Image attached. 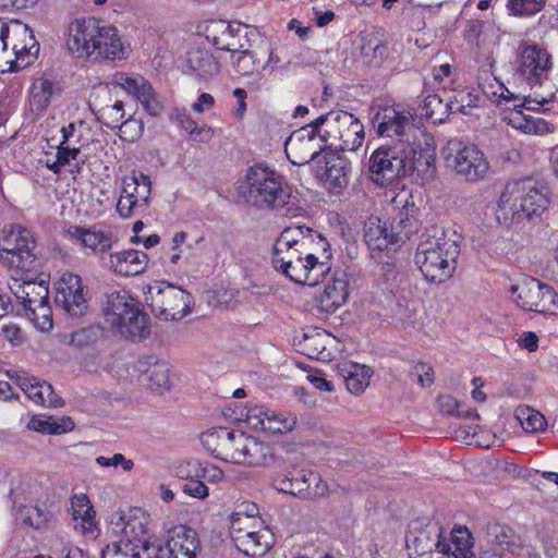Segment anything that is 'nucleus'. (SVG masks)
Here are the masks:
<instances>
[{
    "label": "nucleus",
    "instance_id": "bb28decb",
    "mask_svg": "<svg viewBox=\"0 0 558 558\" xmlns=\"http://www.w3.org/2000/svg\"><path fill=\"white\" fill-rule=\"evenodd\" d=\"M201 31L208 43L219 50L239 51L244 47L241 43L240 24H232L225 20H209L201 26Z\"/></svg>",
    "mask_w": 558,
    "mask_h": 558
},
{
    "label": "nucleus",
    "instance_id": "774afa93",
    "mask_svg": "<svg viewBox=\"0 0 558 558\" xmlns=\"http://www.w3.org/2000/svg\"><path fill=\"white\" fill-rule=\"evenodd\" d=\"M413 373L417 377V383L422 387H428L434 383V369L429 364H416L413 368Z\"/></svg>",
    "mask_w": 558,
    "mask_h": 558
},
{
    "label": "nucleus",
    "instance_id": "3c124183",
    "mask_svg": "<svg viewBox=\"0 0 558 558\" xmlns=\"http://www.w3.org/2000/svg\"><path fill=\"white\" fill-rule=\"evenodd\" d=\"M480 101L478 95L469 88L456 90L454 95L448 98V106L451 112L469 114L471 109L475 108Z\"/></svg>",
    "mask_w": 558,
    "mask_h": 558
},
{
    "label": "nucleus",
    "instance_id": "a211bd4d",
    "mask_svg": "<svg viewBox=\"0 0 558 558\" xmlns=\"http://www.w3.org/2000/svg\"><path fill=\"white\" fill-rule=\"evenodd\" d=\"M151 182L142 173L132 171L122 178L120 197L117 211L122 218H129L145 211L149 204Z\"/></svg>",
    "mask_w": 558,
    "mask_h": 558
},
{
    "label": "nucleus",
    "instance_id": "ea45409f",
    "mask_svg": "<svg viewBox=\"0 0 558 558\" xmlns=\"http://www.w3.org/2000/svg\"><path fill=\"white\" fill-rule=\"evenodd\" d=\"M337 340L326 330L316 331L312 335H305L304 349L312 359L327 360L332 355L337 348Z\"/></svg>",
    "mask_w": 558,
    "mask_h": 558
},
{
    "label": "nucleus",
    "instance_id": "5701e85b",
    "mask_svg": "<svg viewBox=\"0 0 558 558\" xmlns=\"http://www.w3.org/2000/svg\"><path fill=\"white\" fill-rule=\"evenodd\" d=\"M350 162L336 153H325L316 161V178L332 193H340L350 181Z\"/></svg>",
    "mask_w": 558,
    "mask_h": 558
},
{
    "label": "nucleus",
    "instance_id": "a878e982",
    "mask_svg": "<svg viewBox=\"0 0 558 558\" xmlns=\"http://www.w3.org/2000/svg\"><path fill=\"white\" fill-rule=\"evenodd\" d=\"M8 376L35 404L51 408L62 404L61 398L54 393L49 383L26 373L8 372Z\"/></svg>",
    "mask_w": 558,
    "mask_h": 558
},
{
    "label": "nucleus",
    "instance_id": "f704fd0d",
    "mask_svg": "<svg viewBox=\"0 0 558 558\" xmlns=\"http://www.w3.org/2000/svg\"><path fill=\"white\" fill-rule=\"evenodd\" d=\"M339 374L343 378L347 389L355 396L365 391L369 386L373 371L364 364L347 361L338 366Z\"/></svg>",
    "mask_w": 558,
    "mask_h": 558
},
{
    "label": "nucleus",
    "instance_id": "aec40b11",
    "mask_svg": "<svg viewBox=\"0 0 558 558\" xmlns=\"http://www.w3.org/2000/svg\"><path fill=\"white\" fill-rule=\"evenodd\" d=\"M488 537L489 547L482 558H538L536 548L524 543L509 527L494 525Z\"/></svg>",
    "mask_w": 558,
    "mask_h": 558
},
{
    "label": "nucleus",
    "instance_id": "0e129e2a",
    "mask_svg": "<svg viewBox=\"0 0 558 558\" xmlns=\"http://www.w3.org/2000/svg\"><path fill=\"white\" fill-rule=\"evenodd\" d=\"M95 462L101 468H121L124 472H130L134 469V462L126 459L122 453H114L112 457L99 456Z\"/></svg>",
    "mask_w": 558,
    "mask_h": 558
},
{
    "label": "nucleus",
    "instance_id": "7ed1b4c3",
    "mask_svg": "<svg viewBox=\"0 0 558 558\" xmlns=\"http://www.w3.org/2000/svg\"><path fill=\"white\" fill-rule=\"evenodd\" d=\"M68 47L80 58L120 60L125 46L118 28L97 19H78L69 27Z\"/></svg>",
    "mask_w": 558,
    "mask_h": 558
},
{
    "label": "nucleus",
    "instance_id": "e2e57ef3",
    "mask_svg": "<svg viewBox=\"0 0 558 558\" xmlns=\"http://www.w3.org/2000/svg\"><path fill=\"white\" fill-rule=\"evenodd\" d=\"M484 93L495 102L507 105L511 100H517L518 97L511 93L502 83L496 81L484 88Z\"/></svg>",
    "mask_w": 558,
    "mask_h": 558
},
{
    "label": "nucleus",
    "instance_id": "4d7b16f0",
    "mask_svg": "<svg viewBox=\"0 0 558 558\" xmlns=\"http://www.w3.org/2000/svg\"><path fill=\"white\" fill-rule=\"evenodd\" d=\"M124 106L121 100H117L111 106H106L100 110V119L110 129L126 126L132 121H124Z\"/></svg>",
    "mask_w": 558,
    "mask_h": 558
},
{
    "label": "nucleus",
    "instance_id": "8fccbe9b",
    "mask_svg": "<svg viewBox=\"0 0 558 558\" xmlns=\"http://www.w3.org/2000/svg\"><path fill=\"white\" fill-rule=\"evenodd\" d=\"M192 476L201 477L205 484H219L225 481V472L217 465L198 460H189Z\"/></svg>",
    "mask_w": 558,
    "mask_h": 558
},
{
    "label": "nucleus",
    "instance_id": "9d476101",
    "mask_svg": "<svg viewBox=\"0 0 558 558\" xmlns=\"http://www.w3.org/2000/svg\"><path fill=\"white\" fill-rule=\"evenodd\" d=\"M312 243H316L327 253L329 244L320 233L305 226L287 227L272 245L274 268L283 274L291 264L299 262L301 255L310 251Z\"/></svg>",
    "mask_w": 558,
    "mask_h": 558
},
{
    "label": "nucleus",
    "instance_id": "4c0bfd02",
    "mask_svg": "<svg viewBox=\"0 0 558 558\" xmlns=\"http://www.w3.org/2000/svg\"><path fill=\"white\" fill-rule=\"evenodd\" d=\"M74 422L69 416L54 417L45 414L34 415L27 423V428L47 435H62L73 430Z\"/></svg>",
    "mask_w": 558,
    "mask_h": 558
},
{
    "label": "nucleus",
    "instance_id": "4be33fe9",
    "mask_svg": "<svg viewBox=\"0 0 558 558\" xmlns=\"http://www.w3.org/2000/svg\"><path fill=\"white\" fill-rule=\"evenodd\" d=\"M54 301L69 316H82L87 311V300L81 278L71 272L63 274L56 283Z\"/></svg>",
    "mask_w": 558,
    "mask_h": 558
},
{
    "label": "nucleus",
    "instance_id": "58836bf2",
    "mask_svg": "<svg viewBox=\"0 0 558 558\" xmlns=\"http://www.w3.org/2000/svg\"><path fill=\"white\" fill-rule=\"evenodd\" d=\"M253 533H247L244 538V544L233 542L235 547L244 555L250 557L264 556L272 545V534L270 531L262 525L258 530H253Z\"/></svg>",
    "mask_w": 558,
    "mask_h": 558
},
{
    "label": "nucleus",
    "instance_id": "9b49d317",
    "mask_svg": "<svg viewBox=\"0 0 558 558\" xmlns=\"http://www.w3.org/2000/svg\"><path fill=\"white\" fill-rule=\"evenodd\" d=\"M375 123L379 136L396 138V143H404L408 150H423L427 144L435 147L433 137L414 125L409 111L385 108L376 114Z\"/></svg>",
    "mask_w": 558,
    "mask_h": 558
},
{
    "label": "nucleus",
    "instance_id": "f03ea898",
    "mask_svg": "<svg viewBox=\"0 0 558 558\" xmlns=\"http://www.w3.org/2000/svg\"><path fill=\"white\" fill-rule=\"evenodd\" d=\"M203 447L217 459L243 466H265L274 456L269 445L242 430L218 427L201 438Z\"/></svg>",
    "mask_w": 558,
    "mask_h": 558
},
{
    "label": "nucleus",
    "instance_id": "423d86ee",
    "mask_svg": "<svg viewBox=\"0 0 558 558\" xmlns=\"http://www.w3.org/2000/svg\"><path fill=\"white\" fill-rule=\"evenodd\" d=\"M549 206L547 189L532 179L509 182L504 189L496 210L498 221L505 226L519 223L542 215Z\"/></svg>",
    "mask_w": 558,
    "mask_h": 558
},
{
    "label": "nucleus",
    "instance_id": "2eb2a0df",
    "mask_svg": "<svg viewBox=\"0 0 558 558\" xmlns=\"http://www.w3.org/2000/svg\"><path fill=\"white\" fill-rule=\"evenodd\" d=\"M146 302L161 319L180 320L191 312L193 298L179 286L157 281L147 287Z\"/></svg>",
    "mask_w": 558,
    "mask_h": 558
},
{
    "label": "nucleus",
    "instance_id": "4468645a",
    "mask_svg": "<svg viewBox=\"0 0 558 558\" xmlns=\"http://www.w3.org/2000/svg\"><path fill=\"white\" fill-rule=\"evenodd\" d=\"M36 240L33 232L21 226H11L0 232V262L16 274L33 268Z\"/></svg>",
    "mask_w": 558,
    "mask_h": 558
},
{
    "label": "nucleus",
    "instance_id": "680f3d73",
    "mask_svg": "<svg viewBox=\"0 0 558 558\" xmlns=\"http://www.w3.org/2000/svg\"><path fill=\"white\" fill-rule=\"evenodd\" d=\"M554 99V93L549 92L546 95H538L534 93L533 95L524 96L522 98V102L520 105H513L514 107H524L527 110L532 111H547L549 108L547 107Z\"/></svg>",
    "mask_w": 558,
    "mask_h": 558
},
{
    "label": "nucleus",
    "instance_id": "cd10ccee",
    "mask_svg": "<svg viewBox=\"0 0 558 558\" xmlns=\"http://www.w3.org/2000/svg\"><path fill=\"white\" fill-rule=\"evenodd\" d=\"M70 512L73 529L85 537H97L99 534L96 510L84 493L74 494L70 498Z\"/></svg>",
    "mask_w": 558,
    "mask_h": 558
},
{
    "label": "nucleus",
    "instance_id": "f8f14e48",
    "mask_svg": "<svg viewBox=\"0 0 558 558\" xmlns=\"http://www.w3.org/2000/svg\"><path fill=\"white\" fill-rule=\"evenodd\" d=\"M446 166L466 182L476 183L488 175L490 165L475 144L452 138L441 149Z\"/></svg>",
    "mask_w": 558,
    "mask_h": 558
},
{
    "label": "nucleus",
    "instance_id": "603ef678",
    "mask_svg": "<svg viewBox=\"0 0 558 558\" xmlns=\"http://www.w3.org/2000/svg\"><path fill=\"white\" fill-rule=\"evenodd\" d=\"M16 519L28 526L40 529L47 523L49 512L38 505H27L16 510Z\"/></svg>",
    "mask_w": 558,
    "mask_h": 558
},
{
    "label": "nucleus",
    "instance_id": "6e6552de",
    "mask_svg": "<svg viewBox=\"0 0 558 558\" xmlns=\"http://www.w3.org/2000/svg\"><path fill=\"white\" fill-rule=\"evenodd\" d=\"M22 271L15 272L9 281V289L25 311L35 327L40 331H48L53 326L52 311L49 305L48 286L44 282L26 280Z\"/></svg>",
    "mask_w": 558,
    "mask_h": 558
},
{
    "label": "nucleus",
    "instance_id": "13d9d810",
    "mask_svg": "<svg viewBox=\"0 0 558 558\" xmlns=\"http://www.w3.org/2000/svg\"><path fill=\"white\" fill-rule=\"evenodd\" d=\"M440 410L449 415H456L465 418H478L480 415L475 410L468 409L465 405L460 404L451 396H441L438 399Z\"/></svg>",
    "mask_w": 558,
    "mask_h": 558
},
{
    "label": "nucleus",
    "instance_id": "09e8293b",
    "mask_svg": "<svg viewBox=\"0 0 558 558\" xmlns=\"http://www.w3.org/2000/svg\"><path fill=\"white\" fill-rule=\"evenodd\" d=\"M31 105L36 110L46 108L53 95V83L47 77H39L34 81L31 87Z\"/></svg>",
    "mask_w": 558,
    "mask_h": 558
},
{
    "label": "nucleus",
    "instance_id": "393cba45",
    "mask_svg": "<svg viewBox=\"0 0 558 558\" xmlns=\"http://www.w3.org/2000/svg\"><path fill=\"white\" fill-rule=\"evenodd\" d=\"M329 257L330 256L325 253V259L323 260L308 251L300 256L299 262L291 264V267L282 275L295 283L315 287L319 284L330 271Z\"/></svg>",
    "mask_w": 558,
    "mask_h": 558
},
{
    "label": "nucleus",
    "instance_id": "5fc2aeb1",
    "mask_svg": "<svg viewBox=\"0 0 558 558\" xmlns=\"http://www.w3.org/2000/svg\"><path fill=\"white\" fill-rule=\"evenodd\" d=\"M546 0H507L509 15L518 17L533 16L542 11Z\"/></svg>",
    "mask_w": 558,
    "mask_h": 558
},
{
    "label": "nucleus",
    "instance_id": "6e6d98bb",
    "mask_svg": "<svg viewBox=\"0 0 558 558\" xmlns=\"http://www.w3.org/2000/svg\"><path fill=\"white\" fill-rule=\"evenodd\" d=\"M100 336V331L96 327L82 328L71 332L70 335H65L63 337V342L65 344L84 349L97 341Z\"/></svg>",
    "mask_w": 558,
    "mask_h": 558
},
{
    "label": "nucleus",
    "instance_id": "de8ad7c7",
    "mask_svg": "<svg viewBox=\"0 0 558 558\" xmlns=\"http://www.w3.org/2000/svg\"><path fill=\"white\" fill-rule=\"evenodd\" d=\"M359 49L361 61L366 65H377L385 51L380 40L372 35L361 37Z\"/></svg>",
    "mask_w": 558,
    "mask_h": 558
},
{
    "label": "nucleus",
    "instance_id": "0eeeda50",
    "mask_svg": "<svg viewBox=\"0 0 558 558\" xmlns=\"http://www.w3.org/2000/svg\"><path fill=\"white\" fill-rule=\"evenodd\" d=\"M240 189L246 201L258 208H280L290 197L283 177L263 166L251 167Z\"/></svg>",
    "mask_w": 558,
    "mask_h": 558
},
{
    "label": "nucleus",
    "instance_id": "a19ab883",
    "mask_svg": "<svg viewBox=\"0 0 558 558\" xmlns=\"http://www.w3.org/2000/svg\"><path fill=\"white\" fill-rule=\"evenodd\" d=\"M187 239V233L184 231L175 232L168 246H163L162 266L169 272H174L179 266L186 263L187 257L185 255L184 244Z\"/></svg>",
    "mask_w": 558,
    "mask_h": 558
},
{
    "label": "nucleus",
    "instance_id": "b1692460",
    "mask_svg": "<svg viewBox=\"0 0 558 558\" xmlns=\"http://www.w3.org/2000/svg\"><path fill=\"white\" fill-rule=\"evenodd\" d=\"M112 83L136 98L148 114L157 117L162 112L161 102L144 76L119 72L113 75Z\"/></svg>",
    "mask_w": 558,
    "mask_h": 558
},
{
    "label": "nucleus",
    "instance_id": "c03bdc74",
    "mask_svg": "<svg viewBox=\"0 0 558 558\" xmlns=\"http://www.w3.org/2000/svg\"><path fill=\"white\" fill-rule=\"evenodd\" d=\"M191 470L189 461L181 463L177 469V475L185 480L182 492L196 499H206L209 496V487L201 477L192 476Z\"/></svg>",
    "mask_w": 558,
    "mask_h": 558
},
{
    "label": "nucleus",
    "instance_id": "39448f33",
    "mask_svg": "<svg viewBox=\"0 0 558 558\" xmlns=\"http://www.w3.org/2000/svg\"><path fill=\"white\" fill-rule=\"evenodd\" d=\"M393 194L390 204L395 213L393 229H389L386 222L379 218H371L364 227V240L373 252H383L397 242L398 238L409 239L417 228V207L409 189L402 187Z\"/></svg>",
    "mask_w": 558,
    "mask_h": 558
},
{
    "label": "nucleus",
    "instance_id": "338daca9",
    "mask_svg": "<svg viewBox=\"0 0 558 558\" xmlns=\"http://www.w3.org/2000/svg\"><path fill=\"white\" fill-rule=\"evenodd\" d=\"M50 557L52 558H68L72 549H80L78 547L71 546L68 539L63 536H53L48 541Z\"/></svg>",
    "mask_w": 558,
    "mask_h": 558
},
{
    "label": "nucleus",
    "instance_id": "f257e3e1",
    "mask_svg": "<svg viewBox=\"0 0 558 558\" xmlns=\"http://www.w3.org/2000/svg\"><path fill=\"white\" fill-rule=\"evenodd\" d=\"M423 147V150H408L404 143L381 145L369 156V179L380 186L405 175H413L421 184L429 182L436 170L435 147L428 144Z\"/></svg>",
    "mask_w": 558,
    "mask_h": 558
},
{
    "label": "nucleus",
    "instance_id": "dca6fc26",
    "mask_svg": "<svg viewBox=\"0 0 558 558\" xmlns=\"http://www.w3.org/2000/svg\"><path fill=\"white\" fill-rule=\"evenodd\" d=\"M512 299L523 311L539 314L558 313V294L550 286L533 277H523L511 287Z\"/></svg>",
    "mask_w": 558,
    "mask_h": 558
},
{
    "label": "nucleus",
    "instance_id": "7c9ffc66",
    "mask_svg": "<svg viewBox=\"0 0 558 558\" xmlns=\"http://www.w3.org/2000/svg\"><path fill=\"white\" fill-rule=\"evenodd\" d=\"M66 234L75 245L94 254H104L112 246V234L95 226H72Z\"/></svg>",
    "mask_w": 558,
    "mask_h": 558
},
{
    "label": "nucleus",
    "instance_id": "412c9836",
    "mask_svg": "<svg viewBox=\"0 0 558 558\" xmlns=\"http://www.w3.org/2000/svg\"><path fill=\"white\" fill-rule=\"evenodd\" d=\"M518 71L533 87L547 81L553 69L551 54L543 47L524 44L518 56Z\"/></svg>",
    "mask_w": 558,
    "mask_h": 558
},
{
    "label": "nucleus",
    "instance_id": "473e14b6",
    "mask_svg": "<svg viewBox=\"0 0 558 558\" xmlns=\"http://www.w3.org/2000/svg\"><path fill=\"white\" fill-rule=\"evenodd\" d=\"M258 508L254 504H244L229 515L230 536L233 542L244 544L247 533L262 527L263 521L257 517Z\"/></svg>",
    "mask_w": 558,
    "mask_h": 558
},
{
    "label": "nucleus",
    "instance_id": "bf43d9fd",
    "mask_svg": "<svg viewBox=\"0 0 558 558\" xmlns=\"http://www.w3.org/2000/svg\"><path fill=\"white\" fill-rule=\"evenodd\" d=\"M254 405L247 407L242 402L232 401L223 408V415L232 422H244L250 426V420L253 418Z\"/></svg>",
    "mask_w": 558,
    "mask_h": 558
},
{
    "label": "nucleus",
    "instance_id": "72a5a7b5",
    "mask_svg": "<svg viewBox=\"0 0 558 558\" xmlns=\"http://www.w3.org/2000/svg\"><path fill=\"white\" fill-rule=\"evenodd\" d=\"M12 35L14 38H21V45L13 43L11 58L14 57L16 66H25L32 62L39 51V45L32 29L23 23L15 22L12 25Z\"/></svg>",
    "mask_w": 558,
    "mask_h": 558
},
{
    "label": "nucleus",
    "instance_id": "f3484780",
    "mask_svg": "<svg viewBox=\"0 0 558 558\" xmlns=\"http://www.w3.org/2000/svg\"><path fill=\"white\" fill-rule=\"evenodd\" d=\"M325 148L326 142L322 136V125H317L316 120L293 131L284 145L288 159L298 166H304L315 160Z\"/></svg>",
    "mask_w": 558,
    "mask_h": 558
},
{
    "label": "nucleus",
    "instance_id": "ddd939ff",
    "mask_svg": "<svg viewBox=\"0 0 558 558\" xmlns=\"http://www.w3.org/2000/svg\"><path fill=\"white\" fill-rule=\"evenodd\" d=\"M322 125V136L326 145L341 151H355L364 142V126L360 120L347 111H331L316 119Z\"/></svg>",
    "mask_w": 558,
    "mask_h": 558
},
{
    "label": "nucleus",
    "instance_id": "a18cd8bd",
    "mask_svg": "<svg viewBox=\"0 0 558 558\" xmlns=\"http://www.w3.org/2000/svg\"><path fill=\"white\" fill-rule=\"evenodd\" d=\"M451 108L448 106V100L445 102L438 95L432 94L425 97L421 108L420 114L433 123H441L446 120Z\"/></svg>",
    "mask_w": 558,
    "mask_h": 558
},
{
    "label": "nucleus",
    "instance_id": "864d4df0",
    "mask_svg": "<svg viewBox=\"0 0 558 558\" xmlns=\"http://www.w3.org/2000/svg\"><path fill=\"white\" fill-rule=\"evenodd\" d=\"M56 156L61 170L65 167H70L71 172H77L81 165L84 162L78 147H72L62 143L58 144Z\"/></svg>",
    "mask_w": 558,
    "mask_h": 558
},
{
    "label": "nucleus",
    "instance_id": "c85d7f7f",
    "mask_svg": "<svg viewBox=\"0 0 558 558\" xmlns=\"http://www.w3.org/2000/svg\"><path fill=\"white\" fill-rule=\"evenodd\" d=\"M254 416L250 420V427L271 434L291 432L296 425V416L288 411H278L254 405Z\"/></svg>",
    "mask_w": 558,
    "mask_h": 558
},
{
    "label": "nucleus",
    "instance_id": "69168bd1",
    "mask_svg": "<svg viewBox=\"0 0 558 558\" xmlns=\"http://www.w3.org/2000/svg\"><path fill=\"white\" fill-rule=\"evenodd\" d=\"M347 296L345 283L342 280H336L325 288V298L335 306H340L344 303Z\"/></svg>",
    "mask_w": 558,
    "mask_h": 558
},
{
    "label": "nucleus",
    "instance_id": "2f4dec72",
    "mask_svg": "<svg viewBox=\"0 0 558 558\" xmlns=\"http://www.w3.org/2000/svg\"><path fill=\"white\" fill-rule=\"evenodd\" d=\"M179 66L183 73L204 81L210 80L219 71V64L214 56L209 51L198 47L189 49Z\"/></svg>",
    "mask_w": 558,
    "mask_h": 558
},
{
    "label": "nucleus",
    "instance_id": "20e7f679",
    "mask_svg": "<svg viewBox=\"0 0 558 558\" xmlns=\"http://www.w3.org/2000/svg\"><path fill=\"white\" fill-rule=\"evenodd\" d=\"M459 254L456 232L434 229L421 235L415 264L426 280L441 283L453 275Z\"/></svg>",
    "mask_w": 558,
    "mask_h": 558
},
{
    "label": "nucleus",
    "instance_id": "6ab92c4d",
    "mask_svg": "<svg viewBox=\"0 0 558 558\" xmlns=\"http://www.w3.org/2000/svg\"><path fill=\"white\" fill-rule=\"evenodd\" d=\"M199 539L195 530L180 525L174 527L162 545L158 539L149 537L145 549L153 558H196Z\"/></svg>",
    "mask_w": 558,
    "mask_h": 558
},
{
    "label": "nucleus",
    "instance_id": "1a4fd4ad",
    "mask_svg": "<svg viewBox=\"0 0 558 558\" xmlns=\"http://www.w3.org/2000/svg\"><path fill=\"white\" fill-rule=\"evenodd\" d=\"M104 316L112 328L128 339L143 338L147 333V317L126 291H112L107 294Z\"/></svg>",
    "mask_w": 558,
    "mask_h": 558
},
{
    "label": "nucleus",
    "instance_id": "37998d69",
    "mask_svg": "<svg viewBox=\"0 0 558 558\" xmlns=\"http://www.w3.org/2000/svg\"><path fill=\"white\" fill-rule=\"evenodd\" d=\"M440 529L436 525L420 531L417 535L407 537V546L416 554V558H422L429 550L440 547Z\"/></svg>",
    "mask_w": 558,
    "mask_h": 558
},
{
    "label": "nucleus",
    "instance_id": "052dcab7",
    "mask_svg": "<svg viewBox=\"0 0 558 558\" xmlns=\"http://www.w3.org/2000/svg\"><path fill=\"white\" fill-rule=\"evenodd\" d=\"M230 52L232 53V62L238 73L246 75L257 70L255 57L248 49L241 48L239 51Z\"/></svg>",
    "mask_w": 558,
    "mask_h": 558
},
{
    "label": "nucleus",
    "instance_id": "c9c22d12",
    "mask_svg": "<svg viewBox=\"0 0 558 558\" xmlns=\"http://www.w3.org/2000/svg\"><path fill=\"white\" fill-rule=\"evenodd\" d=\"M439 548L447 558H474L471 534L465 527L453 529L449 539L441 537Z\"/></svg>",
    "mask_w": 558,
    "mask_h": 558
},
{
    "label": "nucleus",
    "instance_id": "c756f323",
    "mask_svg": "<svg viewBox=\"0 0 558 558\" xmlns=\"http://www.w3.org/2000/svg\"><path fill=\"white\" fill-rule=\"evenodd\" d=\"M104 265L109 271L120 277L137 276L146 270L148 255L138 250H121L110 253Z\"/></svg>",
    "mask_w": 558,
    "mask_h": 558
},
{
    "label": "nucleus",
    "instance_id": "49530a36",
    "mask_svg": "<svg viewBox=\"0 0 558 558\" xmlns=\"http://www.w3.org/2000/svg\"><path fill=\"white\" fill-rule=\"evenodd\" d=\"M514 416L527 433H538L546 426L544 415L527 405H519L515 409Z\"/></svg>",
    "mask_w": 558,
    "mask_h": 558
},
{
    "label": "nucleus",
    "instance_id": "e433bc0d",
    "mask_svg": "<svg viewBox=\"0 0 558 558\" xmlns=\"http://www.w3.org/2000/svg\"><path fill=\"white\" fill-rule=\"evenodd\" d=\"M138 369L143 373V381L153 391H162L169 388L170 365L165 362L148 364L146 361L138 362Z\"/></svg>",
    "mask_w": 558,
    "mask_h": 558
},
{
    "label": "nucleus",
    "instance_id": "79ce46f5",
    "mask_svg": "<svg viewBox=\"0 0 558 558\" xmlns=\"http://www.w3.org/2000/svg\"><path fill=\"white\" fill-rule=\"evenodd\" d=\"M509 124L524 134L543 136L554 133L555 126L543 118L525 116L518 110L509 117Z\"/></svg>",
    "mask_w": 558,
    "mask_h": 558
}]
</instances>
